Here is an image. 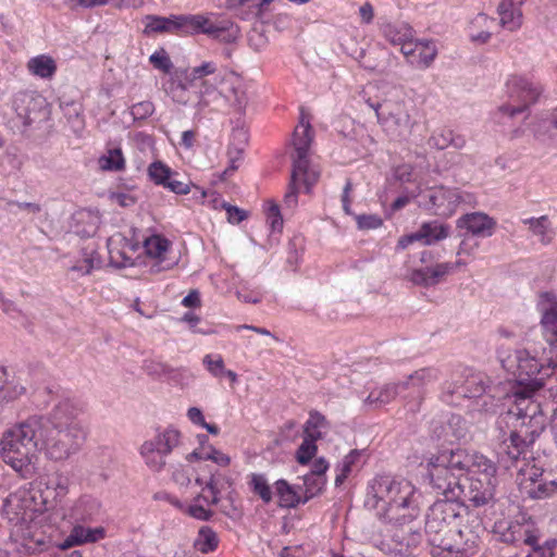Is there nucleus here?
<instances>
[{
	"label": "nucleus",
	"mask_w": 557,
	"mask_h": 557,
	"mask_svg": "<svg viewBox=\"0 0 557 557\" xmlns=\"http://www.w3.org/2000/svg\"><path fill=\"white\" fill-rule=\"evenodd\" d=\"M541 324L547 342L557 351V299L552 293L540 295Z\"/></svg>",
	"instance_id": "17"
},
{
	"label": "nucleus",
	"mask_w": 557,
	"mask_h": 557,
	"mask_svg": "<svg viewBox=\"0 0 557 557\" xmlns=\"http://www.w3.org/2000/svg\"><path fill=\"white\" fill-rule=\"evenodd\" d=\"M299 181L304 182V176L300 175V176H296L294 178V170H292V175H290V182H289V185H288V190H287V193L284 196V205L287 208L294 209V208H296V206L298 203L297 183Z\"/></svg>",
	"instance_id": "53"
},
{
	"label": "nucleus",
	"mask_w": 557,
	"mask_h": 557,
	"mask_svg": "<svg viewBox=\"0 0 557 557\" xmlns=\"http://www.w3.org/2000/svg\"><path fill=\"white\" fill-rule=\"evenodd\" d=\"M222 208L226 211L227 221L233 224H238L248 218L247 211L224 202Z\"/></svg>",
	"instance_id": "57"
},
{
	"label": "nucleus",
	"mask_w": 557,
	"mask_h": 557,
	"mask_svg": "<svg viewBox=\"0 0 557 557\" xmlns=\"http://www.w3.org/2000/svg\"><path fill=\"white\" fill-rule=\"evenodd\" d=\"M219 544L218 534L210 527H201L198 531V535L195 540V547L203 553L213 552Z\"/></svg>",
	"instance_id": "41"
},
{
	"label": "nucleus",
	"mask_w": 557,
	"mask_h": 557,
	"mask_svg": "<svg viewBox=\"0 0 557 557\" xmlns=\"http://www.w3.org/2000/svg\"><path fill=\"white\" fill-rule=\"evenodd\" d=\"M541 475L542 469L530 462L524 463L523 467L519 469L520 484L524 487H528V482L535 484Z\"/></svg>",
	"instance_id": "52"
},
{
	"label": "nucleus",
	"mask_w": 557,
	"mask_h": 557,
	"mask_svg": "<svg viewBox=\"0 0 557 557\" xmlns=\"http://www.w3.org/2000/svg\"><path fill=\"white\" fill-rule=\"evenodd\" d=\"M557 490V482L550 481L549 483L539 484L536 488H530L529 495L534 498L546 497L553 494Z\"/></svg>",
	"instance_id": "60"
},
{
	"label": "nucleus",
	"mask_w": 557,
	"mask_h": 557,
	"mask_svg": "<svg viewBox=\"0 0 557 557\" xmlns=\"http://www.w3.org/2000/svg\"><path fill=\"white\" fill-rule=\"evenodd\" d=\"M9 205L18 208L20 210L27 211L28 213H32V214H37L41 211L40 205L36 203V202L12 201Z\"/></svg>",
	"instance_id": "64"
},
{
	"label": "nucleus",
	"mask_w": 557,
	"mask_h": 557,
	"mask_svg": "<svg viewBox=\"0 0 557 557\" xmlns=\"http://www.w3.org/2000/svg\"><path fill=\"white\" fill-rule=\"evenodd\" d=\"M429 145L438 150H444L449 147L461 150L466 147L467 140L463 135L455 133L447 127L437 128L429 138Z\"/></svg>",
	"instance_id": "26"
},
{
	"label": "nucleus",
	"mask_w": 557,
	"mask_h": 557,
	"mask_svg": "<svg viewBox=\"0 0 557 557\" xmlns=\"http://www.w3.org/2000/svg\"><path fill=\"white\" fill-rule=\"evenodd\" d=\"M465 265L466 262L462 260L436 263L431 267L412 270L407 277L416 285L430 287L444 281L447 275L456 272L459 268Z\"/></svg>",
	"instance_id": "14"
},
{
	"label": "nucleus",
	"mask_w": 557,
	"mask_h": 557,
	"mask_svg": "<svg viewBox=\"0 0 557 557\" xmlns=\"http://www.w3.org/2000/svg\"><path fill=\"white\" fill-rule=\"evenodd\" d=\"M268 221L273 231H281L283 227V219L280 213V208L276 203L270 202L268 209Z\"/></svg>",
	"instance_id": "59"
},
{
	"label": "nucleus",
	"mask_w": 557,
	"mask_h": 557,
	"mask_svg": "<svg viewBox=\"0 0 557 557\" xmlns=\"http://www.w3.org/2000/svg\"><path fill=\"white\" fill-rule=\"evenodd\" d=\"M100 511V503L92 498H82L76 507V516L83 521L92 520Z\"/></svg>",
	"instance_id": "47"
},
{
	"label": "nucleus",
	"mask_w": 557,
	"mask_h": 557,
	"mask_svg": "<svg viewBox=\"0 0 557 557\" xmlns=\"http://www.w3.org/2000/svg\"><path fill=\"white\" fill-rule=\"evenodd\" d=\"M101 259L94 244H88L82 248V260L75 262L70 271L78 275H89L95 269L100 268Z\"/></svg>",
	"instance_id": "30"
},
{
	"label": "nucleus",
	"mask_w": 557,
	"mask_h": 557,
	"mask_svg": "<svg viewBox=\"0 0 557 557\" xmlns=\"http://www.w3.org/2000/svg\"><path fill=\"white\" fill-rule=\"evenodd\" d=\"M313 129L310 124V120L305 112H301L299 123L296 126L292 145L295 153L292 156L294 178L296 176H304V185L306 186L307 193L310 191L311 187L318 182L320 173L319 171L311 169L309 165L308 153L310 146L313 141Z\"/></svg>",
	"instance_id": "9"
},
{
	"label": "nucleus",
	"mask_w": 557,
	"mask_h": 557,
	"mask_svg": "<svg viewBox=\"0 0 557 557\" xmlns=\"http://www.w3.org/2000/svg\"><path fill=\"white\" fill-rule=\"evenodd\" d=\"M180 443L181 432L174 428H165L146 440L139 448V454L149 470L160 472L166 466L168 456Z\"/></svg>",
	"instance_id": "10"
},
{
	"label": "nucleus",
	"mask_w": 557,
	"mask_h": 557,
	"mask_svg": "<svg viewBox=\"0 0 557 557\" xmlns=\"http://www.w3.org/2000/svg\"><path fill=\"white\" fill-rule=\"evenodd\" d=\"M399 389H403L400 382L397 384H386L379 389L372 391L367 397L366 403L375 407L384 406L396 398Z\"/></svg>",
	"instance_id": "40"
},
{
	"label": "nucleus",
	"mask_w": 557,
	"mask_h": 557,
	"mask_svg": "<svg viewBox=\"0 0 557 557\" xmlns=\"http://www.w3.org/2000/svg\"><path fill=\"white\" fill-rule=\"evenodd\" d=\"M27 70L40 78H51L57 71V64L50 55L40 54L29 59Z\"/></svg>",
	"instance_id": "33"
},
{
	"label": "nucleus",
	"mask_w": 557,
	"mask_h": 557,
	"mask_svg": "<svg viewBox=\"0 0 557 557\" xmlns=\"http://www.w3.org/2000/svg\"><path fill=\"white\" fill-rule=\"evenodd\" d=\"M45 425L44 416H29L15 423L2 434L0 453L3 461L16 472H24L30 466L40 446V430Z\"/></svg>",
	"instance_id": "4"
},
{
	"label": "nucleus",
	"mask_w": 557,
	"mask_h": 557,
	"mask_svg": "<svg viewBox=\"0 0 557 557\" xmlns=\"http://www.w3.org/2000/svg\"><path fill=\"white\" fill-rule=\"evenodd\" d=\"M206 488L210 492L211 498L209 499L202 494H198L195 497V504L189 505L186 509L189 516L196 518L198 520H209L212 517V511L205 507V505L199 504L200 500H203L208 506L209 505H218L220 502V491L218 488V483L214 478V471H209V480L206 481Z\"/></svg>",
	"instance_id": "20"
},
{
	"label": "nucleus",
	"mask_w": 557,
	"mask_h": 557,
	"mask_svg": "<svg viewBox=\"0 0 557 557\" xmlns=\"http://www.w3.org/2000/svg\"><path fill=\"white\" fill-rule=\"evenodd\" d=\"M178 18H182V15H171L169 17L148 15L146 16L144 33L150 35L182 32V21H178Z\"/></svg>",
	"instance_id": "29"
},
{
	"label": "nucleus",
	"mask_w": 557,
	"mask_h": 557,
	"mask_svg": "<svg viewBox=\"0 0 557 557\" xmlns=\"http://www.w3.org/2000/svg\"><path fill=\"white\" fill-rule=\"evenodd\" d=\"M473 196L468 193H461L457 188H434L429 194V202L435 209V213L443 216L454 214L461 202L471 203Z\"/></svg>",
	"instance_id": "13"
},
{
	"label": "nucleus",
	"mask_w": 557,
	"mask_h": 557,
	"mask_svg": "<svg viewBox=\"0 0 557 557\" xmlns=\"http://www.w3.org/2000/svg\"><path fill=\"white\" fill-rule=\"evenodd\" d=\"M174 175L175 174L173 173L171 178L164 185V187L169 188L171 191H173L177 195L188 194L190 191V183L178 181L174 177Z\"/></svg>",
	"instance_id": "62"
},
{
	"label": "nucleus",
	"mask_w": 557,
	"mask_h": 557,
	"mask_svg": "<svg viewBox=\"0 0 557 557\" xmlns=\"http://www.w3.org/2000/svg\"><path fill=\"white\" fill-rule=\"evenodd\" d=\"M171 246V242L161 235H152L144 242L145 252L151 259V273L168 271L174 267L176 262L168 258Z\"/></svg>",
	"instance_id": "15"
},
{
	"label": "nucleus",
	"mask_w": 557,
	"mask_h": 557,
	"mask_svg": "<svg viewBox=\"0 0 557 557\" xmlns=\"http://www.w3.org/2000/svg\"><path fill=\"white\" fill-rule=\"evenodd\" d=\"M496 465L485 456L474 451L468 476L496 480Z\"/></svg>",
	"instance_id": "35"
},
{
	"label": "nucleus",
	"mask_w": 557,
	"mask_h": 557,
	"mask_svg": "<svg viewBox=\"0 0 557 557\" xmlns=\"http://www.w3.org/2000/svg\"><path fill=\"white\" fill-rule=\"evenodd\" d=\"M525 0H502L498 5L499 23L500 25L515 32L522 25L521 5Z\"/></svg>",
	"instance_id": "24"
},
{
	"label": "nucleus",
	"mask_w": 557,
	"mask_h": 557,
	"mask_svg": "<svg viewBox=\"0 0 557 557\" xmlns=\"http://www.w3.org/2000/svg\"><path fill=\"white\" fill-rule=\"evenodd\" d=\"M146 372L153 377H162L164 375L170 374L171 369L161 362L149 361L145 366Z\"/></svg>",
	"instance_id": "61"
},
{
	"label": "nucleus",
	"mask_w": 557,
	"mask_h": 557,
	"mask_svg": "<svg viewBox=\"0 0 557 557\" xmlns=\"http://www.w3.org/2000/svg\"><path fill=\"white\" fill-rule=\"evenodd\" d=\"M465 497L475 507L486 506L495 500L496 480L468 476Z\"/></svg>",
	"instance_id": "18"
},
{
	"label": "nucleus",
	"mask_w": 557,
	"mask_h": 557,
	"mask_svg": "<svg viewBox=\"0 0 557 557\" xmlns=\"http://www.w3.org/2000/svg\"><path fill=\"white\" fill-rule=\"evenodd\" d=\"M197 460H212L221 467H227L231 462V458L215 448H211L209 453L198 454Z\"/></svg>",
	"instance_id": "56"
},
{
	"label": "nucleus",
	"mask_w": 557,
	"mask_h": 557,
	"mask_svg": "<svg viewBox=\"0 0 557 557\" xmlns=\"http://www.w3.org/2000/svg\"><path fill=\"white\" fill-rule=\"evenodd\" d=\"M515 361L518 386L512 396L518 409L517 414L523 420L525 418L533 419L539 411V405L531 397L544 385V375L542 374L544 366L525 349L516 351Z\"/></svg>",
	"instance_id": "8"
},
{
	"label": "nucleus",
	"mask_w": 557,
	"mask_h": 557,
	"mask_svg": "<svg viewBox=\"0 0 557 557\" xmlns=\"http://www.w3.org/2000/svg\"><path fill=\"white\" fill-rule=\"evenodd\" d=\"M419 537L420 535L416 532H412L411 528L408 529L406 535L404 532H401V534L396 532L393 535V541L396 543L395 549L401 555L409 554L410 547L418 544Z\"/></svg>",
	"instance_id": "46"
},
{
	"label": "nucleus",
	"mask_w": 557,
	"mask_h": 557,
	"mask_svg": "<svg viewBox=\"0 0 557 557\" xmlns=\"http://www.w3.org/2000/svg\"><path fill=\"white\" fill-rule=\"evenodd\" d=\"M436 53V48L432 42L420 41L416 57L411 59V64L420 69H425L433 62Z\"/></svg>",
	"instance_id": "43"
},
{
	"label": "nucleus",
	"mask_w": 557,
	"mask_h": 557,
	"mask_svg": "<svg viewBox=\"0 0 557 557\" xmlns=\"http://www.w3.org/2000/svg\"><path fill=\"white\" fill-rule=\"evenodd\" d=\"M525 224H529V228L532 234L539 237L542 244H549L554 237V232L552 227V223L547 215H542L540 218H531L524 221Z\"/></svg>",
	"instance_id": "39"
},
{
	"label": "nucleus",
	"mask_w": 557,
	"mask_h": 557,
	"mask_svg": "<svg viewBox=\"0 0 557 557\" xmlns=\"http://www.w3.org/2000/svg\"><path fill=\"white\" fill-rule=\"evenodd\" d=\"M495 226V220L484 212L467 213L457 220V227L465 228L474 236H491Z\"/></svg>",
	"instance_id": "21"
},
{
	"label": "nucleus",
	"mask_w": 557,
	"mask_h": 557,
	"mask_svg": "<svg viewBox=\"0 0 557 557\" xmlns=\"http://www.w3.org/2000/svg\"><path fill=\"white\" fill-rule=\"evenodd\" d=\"M253 494L258 495L264 504H269L273 499L271 486L263 474L252 473L248 482Z\"/></svg>",
	"instance_id": "42"
},
{
	"label": "nucleus",
	"mask_w": 557,
	"mask_h": 557,
	"mask_svg": "<svg viewBox=\"0 0 557 557\" xmlns=\"http://www.w3.org/2000/svg\"><path fill=\"white\" fill-rule=\"evenodd\" d=\"M461 506L448 499L435 502L428 513L425 533L432 554L436 557H474L478 554L480 533L484 532L480 521L472 520V528H461Z\"/></svg>",
	"instance_id": "2"
},
{
	"label": "nucleus",
	"mask_w": 557,
	"mask_h": 557,
	"mask_svg": "<svg viewBox=\"0 0 557 557\" xmlns=\"http://www.w3.org/2000/svg\"><path fill=\"white\" fill-rule=\"evenodd\" d=\"M26 393V387L8 370L0 367V403L8 404L18 399Z\"/></svg>",
	"instance_id": "28"
},
{
	"label": "nucleus",
	"mask_w": 557,
	"mask_h": 557,
	"mask_svg": "<svg viewBox=\"0 0 557 557\" xmlns=\"http://www.w3.org/2000/svg\"><path fill=\"white\" fill-rule=\"evenodd\" d=\"M525 435H522V431H512L507 440H505L502 444L503 454L508 457V459L512 461H518L521 456H524L530 447V445L534 442L535 434L532 432Z\"/></svg>",
	"instance_id": "22"
},
{
	"label": "nucleus",
	"mask_w": 557,
	"mask_h": 557,
	"mask_svg": "<svg viewBox=\"0 0 557 557\" xmlns=\"http://www.w3.org/2000/svg\"><path fill=\"white\" fill-rule=\"evenodd\" d=\"M329 428L330 423L323 414L318 411H311L304 426V436L318 441Z\"/></svg>",
	"instance_id": "36"
},
{
	"label": "nucleus",
	"mask_w": 557,
	"mask_h": 557,
	"mask_svg": "<svg viewBox=\"0 0 557 557\" xmlns=\"http://www.w3.org/2000/svg\"><path fill=\"white\" fill-rule=\"evenodd\" d=\"M81 409L70 400L59 401L40 430V448L52 461L61 462L75 455L85 441V430L78 417Z\"/></svg>",
	"instance_id": "3"
},
{
	"label": "nucleus",
	"mask_w": 557,
	"mask_h": 557,
	"mask_svg": "<svg viewBox=\"0 0 557 557\" xmlns=\"http://www.w3.org/2000/svg\"><path fill=\"white\" fill-rule=\"evenodd\" d=\"M44 104L45 99L34 91H21L13 98V109L25 126L39 117Z\"/></svg>",
	"instance_id": "16"
},
{
	"label": "nucleus",
	"mask_w": 557,
	"mask_h": 557,
	"mask_svg": "<svg viewBox=\"0 0 557 557\" xmlns=\"http://www.w3.org/2000/svg\"><path fill=\"white\" fill-rule=\"evenodd\" d=\"M154 69L170 74L164 90L176 103L186 106L189 102L188 89L197 85L196 112L219 113L225 109L244 115L249 104L246 86L234 73H222L218 63L206 60L188 69H176L164 49H159L149 57Z\"/></svg>",
	"instance_id": "1"
},
{
	"label": "nucleus",
	"mask_w": 557,
	"mask_h": 557,
	"mask_svg": "<svg viewBox=\"0 0 557 557\" xmlns=\"http://www.w3.org/2000/svg\"><path fill=\"white\" fill-rule=\"evenodd\" d=\"M109 253H110V261L113 265L117 268L127 267L133 264L132 258L126 256L123 251L120 249L112 247L111 243H109Z\"/></svg>",
	"instance_id": "58"
},
{
	"label": "nucleus",
	"mask_w": 557,
	"mask_h": 557,
	"mask_svg": "<svg viewBox=\"0 0 557 557\" xmlns=\"http://www.w3.org/2000/svg\"><path fill=\"white\" fill-rule=\"evenodd\" d=\"M420 41H414L413 38L406 40L401 44L400 51L407 58V60L411 63V59L416 57L417 49L419 48Z\"/></svg>",
	"instance_id": "63"
},
{
	"label": "nucleus",
	"mask_w": 557,
	"mask_h": 557,
	"mask_svg": "<svg viewBox=\"0 0 557 557\" xmlns=\"http://www.w3.org/2000/svg\"><path fill=\"white\" fill-rule=\"evenodd\" d=\"M197 458L198 453L195 450L186 456L185 462L172 467L171 479L180 490H187L193 484L202 485L206 484V478L209 480V471L213 469L202 462L197 468L194 467L191 462Z\"/></svg>",
	"instance_id": "12"
},
{
	"label": "nucleus",
	"mask_w": 557,
	"mask_h": 557,
	"mask_svg": "<svg viewBox=\"0 0 557 557\" xmlns=\"http://www.w3.org/2000/svg\"><path fill=\"white\" fill-rule=\"evenodd\" d=\"M326 479L322 475H314V474H305L304 475V499L302 504L307 503L309 499L313 498L314 496L319 495L324 485H325Z\"/></svg>",
	"instance_id": "44"
},
{
	"label": "nucleus",
	"mask_w": 557,
	"mask_h": 557,
	"mask_svg": "<svg viewBox=\"0 0 557 557\" xmlns=\"http://www.w3.org/2000/svg\"><path fill=\"white\" fill-rule=\"evenodd\" d=\"M384 37L394 46H400L406 40L413 38L412 28L405 23H388L383 27Z\"/></svg>",
	"instance_id": "38"
},
{
	"label": "nucleus",
	"mask_w": 557,
	"mask_h": 557,
	"mask_svg": "<svg viewBox=\"0 0 557 557\" xmlns=\"http://www.w3.org/2000/svg\"><path fill=\"white\" fill-rule=\"evenodd\" d=\"M314 440L304 436V441L296 451V459L301 465H307L317 453V445Z\"/></svg>",
	"instance_id": "51"
},
{
	"label": "nucleus",
	"mask_w": 557,
	"mask_h": 557,
	"mask_svg": "<svg viewBox=\"0 0 557 557\" xmlns=\"http://www.w3.org/2000/svg\"><path fill=\"white\" fill-rule=\"evenodd\" d=\"M355 219L358 228L362 231L375 230L383 224L382 218L377 214H359Z\"/></svg>",
	"instance_id": "54"
},
{
	"label": "nucleus",
	"mask_w": 557,
	"mask_h": 557,
	"mask_svg": "<svg viewBox=\"0 0 557 557\" xmlns=\"http://www.w3.org/2000/svg\"><path fill=\"white\" fill-rule=\"evenodd\" d=\"M473 455L474 451L469 453L461 448L455 450H442V457L440 461L446 462L448 475L451 480L455 476L454 472H467L469 474Z\"/></svg>",
	"instance_id": "25"
},
{
	"label": "nucleus",
	"mask_w": 557,
	"mask_h": 557,
	"mask_svg": "<svg viewBox=\"0 0 557 557\" xmlns=\"http://www.w3.org/2000/svg\"><path fill=\"white\" fill-rule=\"evenodd\" d=\"M372 506L381 519L400 525L412 521L414 513L410 506L416 487L410 481L396 480L388 475L377 476L372 483Z\"/></svg>",
	"instance_id": "5"
},
{
	"label": "nucleus",
	"mask_w": 557,
	"mask_h": 557,
	"mask_svg": "<svg viewBox=\"0 0 557 557\" xmlns=\"http://www.w3.org/2000/svg\"><path fill=\"white\" fill-rule=\"evenodd\" d=\"M99 166L103 171H121L125 166L121 149H111L107 154L99 158Z\"/></svg>",
	"instance_id": "45"
},
{
	"label": "nucleus",
	"mask_w": 557,
	"mask_h": 557,
	"mask_svg": "<svg viewBox=\"0 0 557 557\" xmlns=\"http://www.w3.org/2000/svg\"><path fill=\"white\" fill-rule=\"evenodd\" d=\"M494 24V20L490 18L485 14H479L472 22L473 27H485V30H481L478 33H471V40L475 42L484 44L491 37V32L488 30L491 25Z\"/></svg>",
	"instance_id": "49"
},
{
	"label": "nucleus",
	"mask_w": 557,
	"mask_h": 557,
	"mask_svg": "<svg viewBox=\"0 0 557 557\" xmlns=\"http://www.w3.org/2000/svg\"><path fill=\"white\" fill-rule=\"evenodd\" d=\"M448 235L449 226L438 222L424 223L418 231L419 239L423 240L425 245L435 244L445 239Z\"/></svg>",
	"instance_id": "34"
},
{
	"label": "nucleus",
	"mask_w": 557,
	"mask_h": 557,
	"mask_svg": "<svg viewBox=\"0 0 557 557\" xmlns=\"http://www.w3.org/2000/svg\"><path fill=\"white\" fill-rule=\"evenodd\" d=\"M367 103L374 110L379 124L389 138L403 139L411 133L414 122L395 86H379L375 97L368 98Z\"/></svg>",
	"instance_id": "7"
},
{
	"label": "nucleus",
	"mask_w": 557,
	"mask_h": 557,
	"mask_svg": "<svg viewBox=\"0 0 557 557\" xmlns=\"http://www.w3.org/2000/svg\"><path fill=\"white\" fill-rule=\"evenodd\" d=\"M154 112V104L151 101H140L131 109L134 120H146Z\"/></svg>",
	"instance_id": "55"
},
{
	"label": "nucleus",
	"mask_w": 557,
	"mask_h": 557,
	"mask_svg": "<svg viewBox=\"0 0 557 557\" xmlns=\"http://www.w3.org/2000/svg\"><path fill=\"white\" fill-rule=\"evenodd\" d=\"M178 21H182V32L185 34L216 35L224 30V28L214 25L207 16L201 14L182 15Z\"/></svg>",
	"instance_id": "27"
},
{
	"label": "nucleus",
	"mask_w": 557,
	"mask_h": 557,
	"mask_svg": "<svg viewBox=\"0 0 557 557\" xmlns=\"http://www.w3.org/2000/svg\"><path fill=\"white\" fill-rule=\"evenodd\" d=\"M40 509L28 490H17L3 502L2 515L10 527V540L24 552L35 550L40 540L35 539V519Z\"/></svg>",
	"instance_id": "6"
},
{
	"label": "nucleus",
	"mask_w": 557,
	"mask_h": 557,
	"mask_svg": "<svg viewBox=\"0 0 557 557\" xmlns=\"http://www.w3.org/2000/svg\"><path fill=\"white\" fill-rule=\"evenodd\" d=\"M442 457V451L431 455L426 459L425 468L428 470V476L430 479L431 484L446 493L451 485L450 478L448 475V469L446 462L440 461Z\"/></svg>",
	"instance_id": "23"
},
{
	"label": "nucleus",
	"mask_w": 557,
	"mask_h": 557,
	"mask_svg": "<svg viewBox=\"0 0 557 557\" xmlns=\"http://www.w3.org/2000/svg\"><path fill=\"white\" fill-rule=\"evenodd\" d=\"M441 372L435 367H425L416 370L411 374L405 377L404 381H400V386L403 389L407 388H416L418 389V396L414 404L410 405V411L419 410L422 400L424 398L422 388L440 379Z\"/></svg>",
	"instance_id": "19"
},
{
	"label": "nucleus",
	"mask_w": 557,
	"mask_h": 557,
	"mask_svg": "<svg viewBox=\"0 0 557 557\" xmlns=\"http://www.w3.org/2000/svg\"><path fill=\"white\" fill-rule=\"evenodd\" d=\"M506 88L508 101L502 104L498 110L510 117L527 111L532 104L537 102L543 92L540 84L520 76L509 78Z\"/></svg>",
	"instance_id": "11"
},
{
	"label": "nucleus",
	"mask_w": 557,
	"mask_h": 557,
	"mask_svg": "<svg viewBox=\"0 0 557 557\" xmlns=\"http://www.w3.org/2000/svg\"><path fill=\"white\" fill-rule=\"evenodd\" d=\"M360 454L358 450H351L348 455H346L343 460L338 463L336 470L337 474L335 478V485L339 486L350 474L352 466L358 460Z\"/></svg>",
	"instance_id": "48"
},
{
	"label": "nucleus",
	"mask_w": 557,
	"mask_h": 557,
	"mask_svg": "<svg viewBox=\"0 0 557 557\" xmlns=\"http://www.w3.org/2000/svg\"><path fill=\"white\" fill-rule=\"evenodd\" d=\"M202 364L207 371L215 379L221 380L222 377L228 379L231 385H234L238 381L236 372L225 368L224 360L220 355H206L202 359Z\"/></svg>",
	"instance_id": "31"
},
{
	"label": "nucleus",
	"mask_w": 557,
	"mask_h": 557,
	"mask_svg": "<svg viewBox=\"0 0 557 557\" xmlns=\"http://www.w3.org/2000/svg\"><path fill=\"white\" fill-rule=\"evenodd\" d=\"M106 536V529L103 527L87 528L82 524L74 525L71 530V539L77 542L78 545L87 543H96Z\"/></svg>",
	"instance_id": "37"
},
{
	"label": "nucleus",
	"mask_w": 557,
	"mask_h": 557,
	"mask_svg": "<svg viewBox=\"0 0 557 557\" xmlns=\"http://www.w3.org/2000/svg\"><path fill=\"white\" fill-rule=\"evenodd\" d=\"M274 485L281 507L294 508L302 503L301 494L286 480H277Z\"/></svg>",
	"instance_id": "32"
},
{
	"label": "nucleus",
	"mask_w": 557,
	"mask_h": 557,
	"mask_svg": "<svg viewBox=\"0 0 557 557\" xmlns=\"http://www.w3.org/2000/svg\"><path fill=\"white\" fill-rule=\"evenodd\" d=\"M148 174L156 184L164 186L171 178L173 172L163 162L154 161L149 165Z\"/></svg>",
	"instance_id": "50"
}]
</instances>
